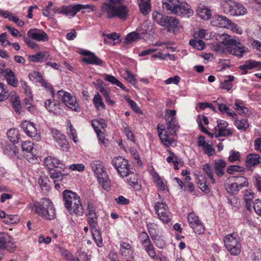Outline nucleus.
Masks as SVG:
<instances>
[{
    "mask_svg": "<svg viewBox=\"0 0 261 261\" xmlns=\"http://www.w3.org/2000/svg\"><path fill=\"white\" fill-rule=\"evenodd\" d=\"M145 250L147 252L150 257L154 259H157L158 257L154 251L153 245H150L144 248Z\"/></svg>",
    "mask_w": 261,
    "mask_h": 261,
    "instance_id": "obj_59",
    "label": "nucleus"
},
{
    "mask_svg": "<svg viewBox=\"0 0 261 261\" xmlns=\"http://www.w3.org/2000/svg\"><path fill=\"white\" fill-rule=\"evenodd\" d=\"M225 188L227 192L232 194H236L239 191L238 185L234 182L230 184H227L225 186Z\"/></svg>",
    "mask_w": 261,
    "mask_h": 261,
    "instance_id": "obj_55",
    "label": "nucleus"
},
{
    "mask_svg": "<svg viewBox=\"0 0 261 261\" xmlns=\"http://www.w3.org/2000/svg\"><path fill=\"white\" fill-rule=\"evenodd\" d=\"M243 171V167L237 165H230L226 169L227 172L231 174H233L235 172H242Z\"/></svg>",
    "mask_w": 261,
    "mask_h": 261,
    "instance_id": "obj_56",
    "label": "nucleus"
},
{
    "mask_svg": "<svg viewBox=\"0 0 261 261\" xmlns=\"http://www.w3.org/2000/svg\"><path fill=\"white\" fill-rule=\"evenodd\" d=\"M51 104L50 99H47L44 102L45 107L48 111L53 112L56 115H60L63 112L59 103L54 102L53 107H50Z\"/></svg>",
    "mask_w": 261,
    "mask_h": 261,
    "instance_id": "obj_29",
    "label": "nucleus"
},
{
    "mask_svg": "<svg viewBox=\"0 0 261 261\" xmlns=\"http://www.w3.org/2000/svg\"><path fill=\"white\" fill-rule=\"evenodd\" d=\"M234 77L232 75H228L227 79L224 80L223 82L221 83V88L226 89L227 91H229L232 87V84L231 83L234 80Z\"/></svg>",
    "mask_w": 261,
    "mask_h": 261,
    "instance_id": "obj_51",
    "label": "nucleus"
},
{
    "mask_svg": "<svg viewBox=\"0 0 261 261\" xmlns=\"http://www.w3.org/2000/svg\"><path fill=\"white\" fill-rule=\"evenodd\" d=\"M66 260L68 261H90V258L86 254L81 255L80 258H77L69 251L66 250Z\"/></svg>",
    "mask_w": 261,
    "mask_h": 261,
    "instance_id": "obj_42",
    "label": "nucleus"
},
{
    "mask_svg": "<svg viewBox=\"0 0 261 261\" xmlns=\"http://www.w3.org/2000/svg\"><path fill=\"white\" fill-rule=\"evenodd\" d=\"M5 77L8 84L14 87H16L18 85V80L13 71L9 68L5 70Z\"/></svg>",
    "mask_w": 261,
    "mask_h": 261,
    "instance_id": "obj_31",
    "label": "nucleus"
},
{
    "mask_svg": "<svg viewBox=\"0 0 261 261\" xmlns=\"http://www.w3.org/2000/svg\"><path fill=\"white\" fill-rule=\"evenodd\" d=\"M14 239L7 234L0 232V249L6 250L10 252L16 250V245Z\"/></svg>",
    "mask_w": 261,
    "mask_h": 261,
    "instance_id": "obj_11",
    "label": "nucleus"
},
{
    "mask_svg": "<svg viewBox=\"0 0 261 261\" xmlns=\"http://www.w3.org/2000/svg\"><path fill=\"white\" fill-rule=\"evenodd\" d=\"M188 220L190 226L193 228L196 233L201 234L204 232V227L202 222L199 220V217L194 213L189 214Z\"/></svg>",
    "mask_w": 261,
    "mask_h": 261,
    "instance_id": "obj_16",
    "label": "nucleus"
},
{
    "mask_svg": "<svg viewBox=\"0 0 261 261\" xmlns=\"http://www.w3.org/2000/svg\"><path fill=\"white\" fill-rule=\"evenodd\" d=\"M67 124L69 128V132L68 133L69 137L71 138L74 142L77 143L78 142V138L76 129L73 127L70 121H67Z\"/></svg>",
    "mask_w": 261,
    "mask_h": 261,
    "instance_id": "obj_48",
    "label": "nucleus"
},
{
    "mask_svg": "<svg viewBox=\"0 0 261 261\" xmlns=\"http://www.w3.org/2000/svg\"><path fill=\"white\" fill-rule=\"evenodd\" d=\"M101 15H104L108 19L118 18L121 20H126L129 17V10L126 6L121 4L116 5L103 3L100 8Z\"/></svg>",
    "mask_w": 261,
    "mask_h": 261,
    "instance_id": "obj_2",
    "label": "nucleus"
},
{
    "mask_svg": "<svg viewBox=\"0 0 261 261\" xmlns=\"http://www.w3.org/2000/svg\"><path fill=\"white\" fill-rule=\"evenodd\" d=\"M130 174L132 175L128 179V181L132 187L135 188L136 186H139L137 175L134 173L133 171V173H130Z\"/></svg>",
    "mask_w": 261,
    "mask_h": 261,
    "instance_id": "obj_60",
    "label": "nucleus"
},
{
    "mask_svg": "<svg viewBox=\"0 0 261 261\" xmlns=\"http://www.w3.org/2000/svg\"><path fill=\"white\" fill-rule=\"evenodd\" d=\"M203 172L207 175L213 184L215 183V179L213 177V171L209 164L203 165Z\"/></svg>",
    "mask_w": 261,
    "mask_h": 261,
    "instance_id": "obj_49",
    "label": "nucleus"
},
{
    "mask_svg": "<svg viewBox=\"0 0 261 261\" xmlns=\"http://www.w3.org/2000/svg\"><path fill=\"white\" fill-rule=\"evenodd\" d=\"M82 61L87 64L99 66L102 65L103 63V62L93 53H91L89 57L83 58Z\"/></svg>",
    "mask_w": 261,
    "mask_h": 261,
    "instance_id": "obj_34",
    "label": "nucleus"
},
{
    "mask_svg": "<svg viewBox=\"0 0 261 261\" xmlns=\"http://www.w3.org/2000/svg\"><path fill=\"white\" fill-rule=\"evenodd\" d=\"M50 176L51 178L54 179V183L55 184V188L59 190L61 186H64V182L63 179L65 177V174L61 171H57L50 173Z\"/></svg>",
    "mask_w": 261,
    "mask_h": 261,
    "instance_id": "obj_28",
    "label": "nucleus"
},
{
    "mask_svg": "<svg viewBox=\"0 0 261 261\" xmlns=\"http://www.w3.org/2000/svg\"><path fill=\"white\" fill-rule=\"evenodd\" d=\"M256 67H261V62L248 60L243 65L240 66L239 68L243 70L242 74H246L247 73L248 70H251Z\"/></svg>",
    "mask_w": 261,
    "mask_h": 261,
    "instance_id": "obj_26",
    "label": "nucleus"
},
{
    "mask_svg": "<svg viewBox=\"0 0 261 261\" xmlns=\"http://www.w3.org/2000/svg\"><path fill=\"white\" fill-rule=\"evenodd\" d=\"M197 14L203 20H208L212 16L211 10L204 6L199 7L197 10Z\"/></svg>",
    "mask_w": 261,
    "mask_h": 261,
    "instance_id": "obj_37",
    "label": "nucleus"
},
{
    "mask_svg": "<svg viewBox=\"0 0 261 261\" xmlns=\"http://www.w3.org/2000/svg\"><path fill=\"white\" fill-rule=\"evenodd\" d=\"M240 153L239 152H236L233 150H231L229 152V156L228 157V161L230 162H234L235 161H238L240 160Z\"/></svg>",
    "mask_w": 261,
    "mask_h": 261,
    "instance_id": "obj_62",
    "label": "nucleus"
},
{
    "mask_svg": "<svg viewBox=\"0 0 261 261\" xmlns=\"http://www.w3.org/2000/svg\"><path fill=\"white\" fill-rule=\"evenodd\" d=\"M234 108L240 111V114L244 116H249L251 112L246 107L244 106L243 103L236 101L234 104Z\"/></svg>",
    "mask_w": 261,
    "mask_h": 261,
    "instance_id": "obj_44",
    "label": "nucleus"
},
{
    "mask_svg": "<svg viewBox=\"0 0 261 261\" xmlns=\"http://www.w3.org/2000/svg\"><path fill=\"white\" fill-rule=\"evenodd\" d=\"M49 56V53L47 51L38 52L35 55L29 56V60L32 62H38L42 60H46Z\"/></svg>",
    "mask_w": 261,
    "mask_h": 261,
    "instance_id": "obj_35",
    "label": "nucleus"
},
{
    "mask_svg": "<svg viewBox=\"0 0 261 261\" xmlns=\"http://www.w3.org/2000/svg\"><path fill=\"white\" fill-rule=\"evenodd\" d=\"M120 253L124 259H135V254L132 246L127 243L120 244Z\"/></svg>",
    "mask_w": 261,
    "mask_h": 261,
    "instance_id": "obj_19",
    "label": "nucleus"
},
{
    "mask_svg": "<svg viewBox=\"0 0 261 261\" xmlns=\"http://www.w3.org/2000/svg\"><path fill=\"white\" fill-rule=\"evenodd\" d=\"M198 145L201 147L204 153L210 156L215 153V149L205 141V137L200 136L198 139Z\"/></svg>",
    "mask_w": 261,
    "mask_h": 261,
    "instance_id": "obj_23",
    "label": "nucleus"
},
{
    "mask_svg": "<svg viewBox=\"0 0 261 261\" xmlns=\"http://www.w3.org/2000/svg\"><path fill=\"white\" fill-rule=\"evenodd\" d=\"M19 221V219L17 215L14 216H11L9 215L8 216L6 219H4L3 220V222H5L6 224H13L16 223L17 222Z\"/></svg>",
    "mask_w": 261,
    "mask_h": 261,
    "instance_id": "obj_61",
    "label": "nucleus"
},
{
    "mask_svg": "<svg viewBox=\"0 0 261 261\" xmlns=\"http://www.w3.org/2000/svg\"><path fill=\"white\" fill-rule=\"evenodd\" d=\"M38 182L43 191H48L50 189L49 180L45 175H42L38 179Z\"/></svg>",
    "mask_w": 261,
    "mask_h": 261,
    "instance_id": "obj_39",
    "label": "nucleus"
},
{
    "mask_svg": "<svg viewBox=\"0 0 261 261\" xmlns=\"http://www.w3.org/2000/svg\"><path fill=\"white\" fill-rule=\"evenodd\" d=\"M7 136L9 138L10 141L14 144L17 143L19 142L20 137L18 135V131L16 129H10L7 132Z\"/></svg>",
    "mask_w": 261,
    "mask_h": 261,
    "instance_id": "obj_41",
    "label": "nucleus"
},
{
    "mask_svg": "<svg viewBox=\"0 0 261 261\" xmlns=\"http://www.w3.org/2000/svg\"><path fill=\"white\" fill-rule=\"evenodd\" d=\"M92 235L97 246L101 247L103 246V242L100 230H94V232H92Z\"/></svg>",
    "mask_w": 261,
    "mask_h": 261,
    "instance_id": "obj_47",
    "label": "nucleus"
},
{
    "mask_svg": "<svg viewBox=\"0 0 261 261\" xmlns=\"http://www.w3.org/2000/svg\"><path fill=\"white\" fill-rule=\"evenodd\" d=\"M93 102L98 110H104L105 105L102 101V97L99 93L95 94L93 99Z\"/></svg>",
    "mask_w": 261,
    "mask_h": 261,
    "instance_id": "obj_43",
    "label": "nucleus"
},
{
    "mask_svg": "<svg viewBox=\"0 0 261 261\" xmlns=\"http://www.w3.org/2000/svg\"><path fill=\"white\" fill-rule=\"evenodd\" d=\"M219 99V98L214 102L216 105H217L219 111L222 114L226 113L228 115L231 116L232 117H235L237 116V114L234 113H232L229 108L225 104L219 103L218 101Z\"/></svg>",
    "mask_w": 261,
    "mask_h": 261,
    "instance_id": "obj_38",
    "label": "nucleus"
},
{
    "mask_svg": "<svg viewBox=\"0 0 261 261\" xmlns=\"http://www.w3.org/2000/svg\"><path fill=\"white\" fill-rule=\"evenodd\" d=\"M140 38V35L139 34L135 32H133L132 33H130L128 35L126 36L125 39V43L126 44H130L132 42L136 41L138 38Z\"/></svg>",
    "mask_w": 261,
    "mask_h": 261,
    "instance_id": "obj_54",
    "label": "nucleus"
},
{
    "mask_svg": "<svg viewBox=\"0 0 261 261\" xmlns=\"http://www.w3.org/2000/svg\"><path fill=\"white\" fill-rule=\"evenodd\" d=\"M191 46L198 50H202L205 47L204 41L201 40L191 39L189 41Z\"/></svg>",
    "mask_w": 261,
    "mask_h": 261,
    "instance_id": "obj_50",
    "label": "nucleus"
},
{
    "mask_svg": "<svg viewBox=\"0 0 261 261\" xmlns=\"http://www.w3.org/2000/svg\"><path fill=\"white\" fill-rule=\"evenodd\" d=\"M253 208L255 212L259 216H261V201L255 199L253 202Z\"/></svg>",
    "mask_w": 261,
    "mask_h": 261,
    "instance_id": "obj_63",
    "label": "nucleus"
},
{
    "mask_svg": "<svg viewBox=\"0 0 261 261\" xmlns=\"http://www.w3.org/2000/svg\"><path fill=\"white\" fill-rule=\"evenodd\" d=\"M44 165L48 170H52L55 168H62L64 165L58 159L50 156H47L44 160Z\"/></svg>",
    "mask_w": 261,
    "mask_h": 261,
    "instance_id": "obj_21",
    "label": "nucleus"
},
{
    "mask_svg": "<svg viewBox=\"0 0 261 261\" xmlns=\"http://www.w3.org/2000/svg\"><path fill=\"white\" fill-rule=\"evenodd\" d=\"M66 107L75 112L80 111V107L77 102L76 97L66 92Z\"/></svg>",
    "mask_w": 261,
    "mask_h": 261,
    "instance_id": "obj_24",
    "label": "nucleus"
},
{
    "mask_svg": "<svg viewBox=\"0 0 261 261\" xmlns=\"http://www.w3.org/2000/svg\"><path fill=\"white\" fill-rule=\"evenodd\" d=\"M214 165L216 175L218 177H222L224 174V170L226 166V162L221 159L216 160L215 161Z\"/></svg>",
    "mask_w": 261,
    "mask_h": 261,
    "instance_id": "obj_30",
    "label": "nucleus"
},
{
    "mask_svg": "<svg viewBox=\"0 0 261 261\" xmlns=\"http://www.w3.org/2000/svg\"><path fill=\"white\" fill-rule=\"evenodd\" d=\"M105 79L107 81L113 84L116 85L122 89L124 90H125V87H124L123 84L118 81L115 76L110 74H106Z\"/></svg>",
    "mask_w": 261,
    "mask_h": 261,
    "instance_id": "obj_46",
    "label": "nucleus"
},
{
    "mask_svg": "<svg viewBox=\"0 0 261 261\" xmlns=\"http://www.w3.org/2000/svg\"><path fill=\"white\" fill-rule=\"evenodd\" d=\"M167 127L168 134L169 136L172 135L176 134V131L178 129L179 126L177 125V122L175 117H167L166 118Z\"/></svg>",
    "mask_w": 261,
    "mask_h": 261,
    "instance_id": "obj_25",
    "label": "nucleus"
},
{
    "mask_svg": "<svg viewBox=\"0 0 261 261\" xmlns=\"http://www.w3.org/2000/svg\"><path fill=\"white\" fill-rule=\"evenodd\" d=\"M97 216L89 217L88 219V224L91 228V233L94 232V230H99L97 222Z\"/></svg>",
    "mask_w": 261,
    "mask_h": 261,
    "instance_id": "obj_52",
    "label": "nucleus"
},
{
    "mask_svg": "<svg viewBox=\"0 0 261 261\" xmlns=\"http://www.w3.org/2000/svg\"><path fill=\"white\" fill-rule=\"evenodd\" d=\"M260 157L258 154L251 153L247 156L246 165L247 167L250 168L260 163Z\"/></svg>",
    "mask_w": 261,
    "mask_h": 261,
    "instance_id": "obj_33",
    "label": "nucleus"
},
{
    "mask_svg": "<svg viewBox=\"0 0 261 261\" xmlns=\"http://www.w3.org/2000/svg\"><path fill=\"white\" fill-rule=\"evenodd\" d=\"M152 16L158 24L165 27L168 32H174L176 29H179V21L174 17L165 15L157 11H153Z\"/></svg>",
    "mask_w": 261,
    "mask_h": 261,
    "instance_id": "obj_4",
    "label": "nucleus"
},
{
    "mask_svg": "<svg viewBox=\"0 0 261 261\" xmlns=\"http://www.w3.org/2000/svg\"><path fill=\"white\" fill-rule=\"evenodd\" d=\"M154 209L159 218L163 222L166 223L171 220V214L165 203L156 202L154 205Z\"/></svg>",
    "mask_w": 261,
    "mask_h": 261,
    "instance_id": "obj_12",
    "label": "nucleus"
},
{
    "mask_svg": "<svg viewBox=\"0 0 261 261\" xmlns=\"http://www.w3.org/2000/svg\"><path fill=\"white\" fill-rule=\"evenodd\" d=\"M162 8L171 14L189 17L193 14V11L190 5L178 0H163Z\"/></svg>",
    "mask_w": 261,
    "mask_h": 261,
    "instance_id": "obj_3",
    "label": "nucleus"
},
{
    "mask_svg": "<svg viewBox=\"0 0 261 261\" xmlns=\"http://www.w3.org/2000/svg\"><path fill=\"white\" fill-rule=\"evenodd\" d=\"M139 5V9L141 12L144 15H146L149 13L151 10V6L148 1L145 0H138Z\"/></svg>",
    "mask_w": 261,
    "mask_h": 261,
    "instance_id": "obj_40",
    "label": "nucleus"
},
{
    "mask_svg": "<svg viewBox=\"0 0 261 261\" xmlns=\"http://www.w3.org/2000/svg\"><path fill=\"white\" fill-rule=\"evenodd\" d=\"M212 24L221 28H237V25L225 16L217 14L212 17Z\"/></svg>",
    "mask_w": 261,
    "mask_h": 261,
    "instance_id": "obj_13",
    "label": "nucleus"
},
{
    "mask_svg": "<svg viewBox=\"0 0 261 261\" xmlns=\"http://www.w3.org/2000/svg\"><path fill=\"white\" fill-rule=\"evenodd\" d=\"M127 101L134 112L138 114H142V111L138 108L136 102L130 99H127Z\"/></svg>",
    "mask_w": 261,
    "mask_h": 261,
    "instance_id": "obj_64",
    "label": "nucleus"
},
{
    "mask_svg": "<svg viewBox=\"0 0 261 261\" xmlns=\"http://www.w3.org/2000/svg\"><path fill=\"white\" fill-rule=\"evenodd\" d=\"M6 87L5 85L0 83V101H4L9 97V92Z\"/></svg>",
    "mask_w": 261,
    "mask_h": 261,
    "instance_id": "obj_53",
    "label": "nucleus"
},
{
    "mask_svg": "<svg viewBox=\"0 0 261 261\" xmlns=\"http://www.w3.org/2000/svg\"><path fill=\"white\" fill-rule=\"evenodd\" d=\"M28 207L44 219L51 220L55 218L56 211L52 202L48 198H42L39 201L30 203Z\"/></svg>",
    "mask_w": 261,
    "mask_h": 261,
    "instance_id": "obj_1",
    "label": "nucleus"
},
{
    "mask_svg": "<svg viewBox=\"0 0 261 261\" xmlns=\"http://www.w3.org/2000/svg\"><path fill=\"white\" fill-rule=\"evenodd\" d=\"M23 152H32L33 149V144L30 141H24L21 144Z\"/></svg>",
    "mask_w": 261,
    "mask_h": 261,
    "instance_id": "obj_58",
    "label": "nucleus"
},
{
    "mask_svg": "<svg viewBox=\"0 0 261 261\" xmlns=\"http://www.w3.org/2000/svg\"><path fill=\"white\" fill-rule=\"evenodd\" d=\"M231 47L218 42H214L211 45V48L213 51L220 54H230L238 58L242 57L243 54L245 53L244 47H240L238 48Z\"/></svg>",
    "mask_w": 261,
    "mask_h": 261,
    "instance_id": "obj_8",
    "label": "nucleus"
},
{
    "mask_svg": "<svg viewBox=\"0 0 261 261\" xmlns=\"http://www.w3.org/2000/svg\"><path fill=\"white\" fill-rule=\"evenodd\" d=\"M29 78L31 80H33L34 78L37 79V81L41 84V86L44 87L46 90L49 91L53 96L54 95V91L52 86L50 84H48L47 82L42 78L40 73L36 71L33 73L29 74Z\"/></svg>",
    "mask_w": 261,
    "mask_h": 261,
    "instance_id": "obj_20",
    "label": "nucleus"
},
{
    "mask_svg": "<svg viewBox=\"0 0 261 261\" xmlns=\"http://www.w3.org/2000/svg\"><path fill=\"white\" fill-rule=\"evenodd\" d=\"M234 124L238 129L243 131H246V129L249 126L246 119H236L234 121Z\"/></svg>",
    "mask_w": 261,
    "mask_h": 261,
    "instance_id": "obj_45",
    "label": "nucleus"
},
{
    "mask_svg": "<svg viewBox=\"0 0 261 261\" xmlns=\"http://www.w3.org/2000/svg\"><path fill=\"white\" fill-rule=\"evenodd\" d=\"M103 36L105 37L103 39L105 44H110L114 45L116 42H120L119 36L116 33L108 34L105 35L103 34Z\"/></svg>",
    "mask_w": 261,
    "mask_h": 261,
    "instance_id": "obj_36",
    "label": "nucleus"
},
{
    "mask_svg": "<svg viewBox=\"0 0 261 261\" xmlns=\"http://www.w3.org/2000/svg\"><path fill=\"white\" fill-rule=\"evenodd\" d=\"M92 168L103 189L109 191L110 189V182L103 166L98 164L92 166Z\"/></svg>",
    "mask_w": 261,
    "mask_h": 261,
    "instance_id": "obj_10",
    "label": "nucleus"
},
{
    "mask_svg": "<svg viewBox=\"0 0 261 261\" xmlns=\"http://www.w3.org/2000/svg\"><path fill=\"white\" fill-rule=\"evenodd\" d=\"M225 246L232 255H238L241 252V245L237 233L226 235L224 239Z\"/></svg>",
    "mask_w": 261,
    "mask_h": 261,
    "instance_id": "obj_6",
    "label": "nucleus"
},
{
    "mask_svg": "<svg viewBox=\"0 0 261 261\" xmlns=\"http://www.w3.org/2000/svg\"><path fill=\"white\" fill-rule=\"evenodd\" d=\"M216 39L219 43H222L225 45L231 46L238 48L240 47H244L241 42L236 41L231 37L225 33L217 34L216 35Z\"/></svg>",
    "mask_w": 261,
    "mask_h": 261,
    "instance_id": "obj_15",
    "label": "nucleus"
},
{
    "mask_svg": "<svg viewBox=\"0 0 261 261\" xmlns=\"http://www.w3.org/2000/svg\"><path fill=\"white\" fill-rule=\"evenodd\" d=\"M21 127L28 136L31 138L37 137V129L33 123L24 121L21 124Z\"/></svg>",
    "mask_w": 261,
    "mask_h": 261,
    "instance_id": "obj_22",
    "label": "nucleus"
},
{
    "mask_svg": "<svg viewBox=\"0 0 261 261\" xmlns=\"http://www.w3.org/2000/svg\"><path fill=\"white\" fill-rule=\"evenodd\" d=\"M52 134L58 146L61 148H64L65 144V136L60 130L56 129L52 130Z\"/></svg>",
    "mask_w": 261,
    "mask_h": 261,
    "instance_id": "obj_32",
    "label": "nucleus"
},
{
    "mask_svg": "<svg viewBox=\"0 0 261 261\" xmlns=\"http://www.w3.org/2000/svg\"><path fill=\"white\" fill-rule=\"evenodd\" d=\"M112 164L122 177H126L130 175V173H133V169L130 168L128 160L122 156L114 158L112 160Z\"/></svg>",
    "mask_w": 261,
    "mask_h": 261,
    "instance_id": "obj_9",
    "label": "nucleus"
},
{
    "mask_svg": "<svg viewBox=\"0 0 261 261\" xmlns=\"http://www.w3.org/2000/svg\"><path fill=\"white\" fill-rule=\"evenodd\" d=\"M29 38L38 41H46L48 40V35L43 30L34 29L29 30L27 33Z\"/></svg>",
    "mask_w": 261,
    "mask_h": 261,
    "instance_id": "obj_18",
    "label": "nucleus"
},
{
    "mask_svg": "<svg viewBox=\"0 0 261 261\" xmlns=\"http://www.w3.org/2000/svg\"><path fill=\"white\" fill-rule=\"evenodd\" d=\"M87 210H88V214L87 215L89 216V217L97 216V215L95 213L96 208H95L93 203H92L90 201H89L88 202Z\"/></svg>",
    "mask_w": 261,
    "mask_h": 261,
    "instance_id": "obj_57",
    "label": "nucleus"
},
{
    "mask_svg": "<svg viewBox=\"0 0 261 261\" xmlns=\"http://www.w3.org/2000/svg\"><path fill=\"white\" fill-rule=\"evenodd\" d=\"M66 209L70 215L81 216L83 210L80 197L70 190H66Z\"/></svg>",
    "mask_w": 261,
    "mask_h": 261,
    "instance_id": "obj_5",
    "label": "nucleus"
},
{
    "mask_svg": "<svg viewBox=\"0 0 261 261\" xmlns=\"http://www.w3.org/2000/svg\"><path fill=\"white\" fill-rule=\"evenodd\" d=\"M223 12L231 16L244 15L247 13V9L243 5L237 2L227 0L222 4Z\"/></svg>",
    "mask_w": 261,
    "mask_h": 261,
    "instance_id": "obj_7",
    "label": "nucleus"
},
{
    "mask_svg": "<svg viewBox=\"0 0 261 261\" xmlns=\"http://www.w3.org/2000/svg\"><path fill=\"white\" fill-rule=\"evenodd\" d=\"M157 129L161 142L166 147L172 146L175 143V140L169 136L168 130L164 124H158Z\"/></svg>",
    "mask_w": 261,
    "mask_h": 261,
    "instance_id": "obj_14",
    "label": "nucleus"
},
{
    "mask_svg": "<svg viewBox=\"0 0 261 261\" xmlns=\"http://www.w3.org/2000/svg\"><path fill=\"white\" fill-rule=\"evenodd\" d=\"M228 123L226 121L223 120H218L217 121V125L215 127L216 130L218 127V133L215 134V137L218 138L219 137H227L231 136L232 132L230 129H227Z\"/></svg>",
    "mask_w": 261,
    "mask_h": 261,
    "instance_id": "obj_17",
    "label": "nucleus"
},
{
    "mask_svg": "<svg viewBox=\"0 0 261 261\" xmlns=\"http://www.w3.org/2000/svg\"><path fill=\"white\" fill-rule=\"evenodd\" d=\"M90 6L89 5L77 4L69 5L66 6V15L74 16L81 9H90Z\"/></svg>",
    "mask_w": 261,
    "mask_h": 261,
    "instance_id": "obj_27",
    "label": "nucleus"
}]
</instances>
